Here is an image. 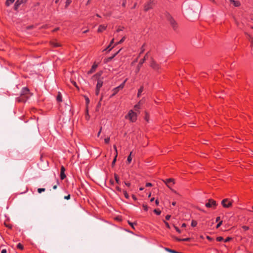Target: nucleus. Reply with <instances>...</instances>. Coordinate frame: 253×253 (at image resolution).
I'll return each instance as SVG.
<instances>
[{"label": "nucleus", "instance_id": "39448f33", "mask_svg": "<svg viewBox=\"0 0 253 253\" xmlns=\"http://www.w3.org/2000/svg\"><path fill=\"white\" fill-rule=\"evenodd\" d=\"M221 205L225 208H229L232 205V202L228 199H224L221 201Z\"/></svg>", "mask_w": 253, "mask_h": 253}, {"label": "nucleus", "instance_id": "1a4fd4ad", "mask_svg": "<svg viewBox=\"0 0 253 253\" xmlns=\"http://www.w3.org/2000/svg\"><path fill=\"white\" fill-rule=\"evenodd\" d=\"M65 169L63 166H62L60 170V178L61 180H63L66 177V175L65 174Z\"/></svg>", "mask_w": 253, "mask_h": 253}, {"label": "nucleus", "instance_id": "412c9836", "mask_svg": "<svg viewBox=\"0 0 253 253\" xmlns=\"http://www.w3.org/2000/svg\"><path fill=\"white\" fill-rule=\"evenodd\" d=\"M145 61V57H144L143 59H142L141 60H140V61H139V63L138 65V70H139V68L141 66V65L144 63V62Z\"/></svg>", "mask_w": 253, "mask_h": 253}, {"label": "nucleus", "instance_id": "7c9ffc66", "mask_svg": "<svg viewBox=\"0 0 253 253\" xmlns=\"http://www.w3.org/2000/svg\"><path fill=\"white\" fill-rule=\"evenodd\" d=\"M17 248L20 250H23V245L20 244V243H18L17 245Z\"/></svg>", "mask_w": 253, "mask_h": 253}, {"label": "nucleus", "instance_id": "e433bc0d", "mask_svg": "<svg viewBox=\"0 0 253 253\" xmlns=\"http://www.w3.org/2000/svg\"><path fill=\"white\" fill-rule=\"evenodd\" d=\"M149 116L148 114L147 113H146L145 116V120H146V121L147 122H149Z\"/></svg>", "mask_w": 253, "mask_h": 253}, {"label": "nucleus", "instance_id": "13d9d810", "mask_svg": "<svg viewBox=\"0 0 253 253\" xmlns=\"http://www.w3.org/2000/svg\"><path fill=\"white\" fill-rule=\"evenodd\" d=\"M165 224H166V227H167L168 228H170L169 225V224L168 223V222L165 221Z\"/></svg>", "mask_w": 253, "mask_h": 253}, {"label": "nucleus", "instance_id": "37998d69", "mask_svg": "<svg viewBox=\"0 0 253 253\" xmlns=\"http://www.w3.org/2000/svg\"><path fill=\"white\" fill-rule=\"evenodd\" d=\"M71 1H66L65 3V8H66L68 5L70 4Z\"/></svg>", "mask_w": 253, "mask_h": 253}, {"label": "nucleus", "instance_id": "a878e982", "mask_svg": "<svg viewBox=\"0 0 253 253\" xmlns=\"http://www.w3.org/2000/svg\"><path fill=\"white\" fill-rule=\"evenodd\" d=\"M124 195L125 197V198L127 199H128L129 198L128 194L127 193L126 191L124 190L123 191Z\"/></svg>", "mask_w": 253, "mask_h": 253}, {"label": "nucleus", "instance_id": "c03bdc74", "mask_svg": "<svg viewBox=\"0 0 253 253\" xmlns=\"http://www.w3.org/2000/svg\"><path fill=\"white\" fill-rule=\"evenodd\" d=\"M104 141H105V143H106V144L109 143V142L110 141V138L109 137L106 138L104 139Z\"/></svg>", "mask_w": 253, "mask_h": 253}, {"label": "nucleus", "instance_id": "e2e57ef3", "mask_svg": "<svg viewBox=\"0 0 253 253\" xmlns=\"http://www.w3.org/2000/svg\"><path fill=\"white\" fill-rule=\"evenodd\" d=\"M7 253V251L6 249H3L1 252V253Z\"/></svg>", "mask_w": 253, "mask_h": 253}, {"label": "nucleus", "instance_id": "f3484780", "mask_svg": "<svg viewBox=\"0 0 253 253\" xmlns=\"http://www.w3.org/2000/svg\"><path fill=\"white\" fill-rule=\"evenodd\" d=\"M143 90H144V87H143V86L142 85L138 90L137 97H140V96H141V93L143 91Z\"/></svg>", "mask_w": 253, "mask_h": 253}, {"label": "nucleus", "instance_id": "2f4dec72", "mask_svg": "<svg viewBox=\"0 0 253 253\" xmlns=\"http://www.w3.org/2000/svg\"><path fill=\"white\" fill-rule=\"evenodd\" d=\"M134 109L135 111H138L139 109H140L139 104H136L134 107Z\"/></svg>", "mask_w": 253, "mask_h": 253}, {"label": "nucleus", "instance_id": "4468645a", "mask_svg": "<svg viewBox=\"0 0 253 253\" xmlns=\"http://www.w3.org/2000/svg\"><path fill=\"white\" fill-rule=\"evenodd\" d=\"M56 100L58 102H61L62 101V96L60 92H58V94L56 97Z\"/></svg>", "mask_w": 253, "mask_h": 253}, {"label": "nucleus", "instance_id": "c9c22d12", "mask_svg": "<svg viewBox=\"0 0 253 253\" xmlns=\"http://www.w3.org/2000/svg\"><path fill=\"white\" fill-rule=\"evenodd\" d=\"M143 208L145 211H148V207L146 205H143L142 206Z\"/></svg>", "mask_w": 253, "mask_h": 253}, {"label": "nucleus", "instance_id": "a211bd4d", "mask_svg": "<svg viewBox=\"0 0 253 253\" xmlns=\"http://www.w3.org/2000/svg\"><path fill=\"white\" fill-rule=\"evenodd\" d=\"M231 3L236 7L239 6L240 5V1H230Z\"/></svg>", "mask_w": 253, "mask_h": 253}, {"label": "nucleus", "instance_id": "5fc2aeb1", "mask_svg": "<svg viewBox=\"0 0 253 253\" xmlns=\"http://www.w3.org/2000/svg\"><path fill=\"white\" fill-rule=\"evenodd\" d=\"M116 189L117 191H118V192H121V188H120L119 186H116Z\"/></svg>", "mask_w": 253, "mask_h": 253}, {"label": "nucleus", "instance_id": "f8f14e48", "mask_svg": "<svg viewBox=\"0 0 253 253\" xmlns=\"http://www.w3.org/2000/svg\"><path fill=\"white\" fill-rule=\"evenodd\" d=\"M23 1H16V2L14 5V8L15 10H17L19 6L22 3Z\"/></svg>", "mask_w": 253, "mask_h": 253}, {"label": "nucleus", "instance_id": "6ab92c4d", "mask_svg": "<svg viewBox=\"0 0 253 253\" xmlns=\"http://www.w3.org/2000/svg\"><path fill=\"white\" fill-rule=\"evenodd\" d=\"M127 79H126L120 85H119L118 86V88H119L120 89H122L123 88H124L125 84H126V82L127 81Z\"/></svg>", "mask_w": 253, "mask_h": 253}, {"label": "nucleus", "instance_id": "393cba45", "mask_svg": "<svg viewBox=\"0 0 253 253\" xmlns=\"http://www.w3.org/2000/svg\"><path fill=\"white\" fill-rule=\"evenodd\" d=\"M114 177H115V179L116 183H118V184H120V181L118 175L115 174L114 175Z\"/></svg>", "mask_w": 253, "mask_h": 253}, {"label": "nucleus", "instance_id": "5701e85b", "mask_svg": "<svg viewBox=\"0 0 253 253\" xmlns=\"http://www.w3.org/2000/svg\"><path fill=\"white\" fill-rule=\"evenodd\" d=\"M125 40H126V37L124 36L122 38V39L119 42H116V44H115V45L122 43V42H123L125 41Z\"/></svg>", "mask_w": 253, "mask_h": 253}, {"label": "nucleus", "instance_id": "2eb2a0df", "mask_svg": "<svg viewBox=\"0 0 253 253\" xmlns=\"http://www.w3.org/2000/svg\"><path fill=\"white\" fill-rule=\"evenodd\" d=\"M106 28V26L104 25H100L98 29V32H102L104 31Z\"/></svg>", "mask_w": 253, "mask_h": 253}, {"label": "nucleus", "instance_id": "338daca9", "mask_svg": "<svg viewBox=\"0 0 253 253\" xmlns=\"http://www.w3.org/2000/svg\"><path fill=\"white\" fill-rule=\"evenodd\" d=\"M186 226V224L185 223H183L182 224L181 227H185Z\"/></svg>", "mask_w": 253, "mask_h": 253}, {"label": "nucleus", "instance_id": "4c0bfd02", "mask_svg": "<svg viewBox=\"0 0 253 253\" xmlns=\"http://www.w3.org/2000/svg\"><path fill=\"white\" fill-rule=\"evenodd\" d=\"M117 156H118V154L117 153L115 155V157H114V158L113 159V161L112 162V165H114L115 163V162H116Z\"/></svg>", "mask_w": 253, "mask_h": 253}, {"label": "nucleus", "instance_id": "79ce46f5", "mask_svg": "<svg viewBox=\"0 0 253 253\" xmlns=\"http://www.w3.org/2000/svg\"><path fill=\"white\" fill-rule=\"evenodd\" d=\"M99 92H100V89L99 88H97L96 87L95 94L96 95H98V94H99Z\"/></svg>", "mask_w": 253, "mask_h": 253}, {"label": "nucleus", "instance_id": "09e8293b", "mask_svg": "<svg viewBox=\"0 0 253 253\" xmlns=\"http://www.w3.org/2000/svg\"><path fill=\"white\" fill-rule=\"evenodd\" d=\"M64 199L66 200H69L70 199V195L69 194L68 195L65 196Z\"/></svg>", "mask_w": 253, "mask_h": 253}, {"label": "nucleus", "instance_id": "bf43d9fd", "mask_svg": "<svg viewBox=\"0 0 253 253\" xmlns=\"http://www.w3.org/2000/svg\"><path fill=\"white\" fill-rule=\"evenodd\" d=\"M149 53V52H148L146 55H145L144 57H145V60L147 59L148 57V54Z\"/></svg>", "mask_w": 253, "mask_h": 253}, {"label": "nucleus", "instance_id": "dca6fc26", "mask_svg": "<svg viewBox=\"0 0 253 253\" xmlns=\"http://www.w3.org/2000/svg\"><path fill=\"white\" fill-rule=\"evenodd\" d=\"M120 90H121V89L119 88H118V86L113 88V89L112 90L113 93L111 95V97H112V96H114L115 95H116L119 91Z\"/></svg>", "mask_w": 253, "mask_h": 253}, {"label": "nucleus", "instance_id": "49530a36", "mask_svg": "<svg viewBox=\"0 0 253 253\" xmlns=\"http://www.w3.org/2000/svg\"><path fill=\"white\" fill-rule=\"evenodd\" d=\"M174 228L178 233H181V230L177 227L174 226Z\"/></svg>", "mask_w": 253, "mask_h": 253}, {"label": "nucleus", "instance_id": "0eeeda50", "mask_svg": "<svg viewBox=\"0 0 253 253\" xmlns=\"http://www.w3.org/2000/svg\"><path fill=\"white\" fill-rule=\"evenodd\" d=\"M150 66L154 70L158 71L160 69V65L157 64L155 61L152 60L150 63Z\"/></svg>", "mask_w": 253, "mask_h": 253}, {"label": "nucleus", "instance_id": "3c124183", "mask_svg": "<svg viewBox=\"0 0 253 253\" xmlns=\"http://www.w3.org/2000/svg\"><path fill=\"white\" fill-rule=\"evenodd\" d=\"M245 230H248L249 229V227L246 226H243L242 227Z\"/></svg>", "mask_w": 253, "mask_h": 253}, {"label": "nucleus", "instance_id": "bb28decb", "mask_svg": "<svg viewBox=\"0 0 253 253\" xmlns=\"http://www.w3.org/2000/svg\"><path fill=\"white\" fill-rule=\"evenodd\" d=\"M111 45L109 44L103 51L108 50V51L109 52L114 47V46L112 47H111Z\"/></svg>", "mask_w": 253, "mask_h": 253}, {"label": "nucleus", "instance_id": "9d476101", "mask_svg": "<svg viewBox=\"0 0 253 253\" xmlns=\"http://www.w3.org/2000/svg\"><path fill=\"white\" fill-rule=\"evenodd\" d=\"M121 49L119 50L117 52H116L115 54H114L112 56L109 57L107 58L106 59H105L106 62H108L111 61L119 53V52L121 51Z\"/></svg>", "mask_w": 253, "mask_h": 253}, {"label": "nucleus", "instance_id": "4d7b16f0", "mask_svg": "<svg viewBox=\"0 0 253 253\" xmlns=\"http://www.w3.org/2000/svg\"><path fill=\"white\" fill-rule=\"evenodd\" d=\"M216 222H219L220 220V216H218L216 218V220H215Z\"/></svg>", "mask_w": 253, "mask_h": 253}, {"label": "nucleus", "instance_id": "9b49d317", "mask_svg": "<svg viewBox=\"0 0 253 253\" xmlns=\"http://www.w3.org/2000/svg\"><path fill=\"white\" fill-rule=\"evenodd\" d=\"M103 83V82L102 80H101V79L98 80L96 87L97 88L100 89V88L102 86Z\"/></svg>", "mask_w": 253, "mask_h": 253}, {"label": "nucleus", "instance_id": "20e7f679", "mask_svg": "<svg viewBox=\"0 0 253 253\" xmlns=\"http://www.w3.org/2000/svg\"><path fill=\"white\" fill-rule=\"evenodd\" d=\"M207 208H211L215 209L217 206V204L215 201L213 199H210L208 200V202L205 204Z\"/></svg>", "mask_w": 253, "mask_h": 253}, {"label": "nucleus", "instance_id": "473e14b6", "mask_svg": "<svg viewBox=\"0 0 253 253\" xmlns=\"http://www.w3.org/2000/svg\"><path fill=\"white\" fill-rule=\"evenodd\" d=\"M250 41H251V48H252V53H253V39L252 38H251Z\"/></svg>", "mask_w": 253, "mask_h": 253}, {"label": "nucleus", "instance_id": "c85d7f7f", "mask_svg": "<svg viewBox=\"0 0 253 253\" xmlns=\"http://www.w3.org/2000/svg\"><path fill=\"white\" fill-rule=\"evenodd\" d=\"M197 225V222L196 221L193 220L191 222V226L192 227H195Z\"/></svg>", "mask_w": 253, "mask_h": 253}, {"label": "nucleus", "instance_id": "6e6d98bb", "mask_svg": "<svg viewBox=\"0 0 253 253\" xmlns=\"http://www.w3.org/2000/svg\"><path fill=\"white\" fill-rule=\"evenodd\" d=\"M170 218V215H167L166 216V219L167 220H169Z\"/></svg>", "mask_w": 253, "mask_h": 253}, {"label": "nucleus", "instance_id": "f03ea898", "mask_svg": "<svg viewBox=\"0 0 253 253\" xmlns=\"http://www.w3.org/2000/svg\"><path fill=\"white\" fill-rule=\"evenodd\" d=\"M29 93V89L27 87H23L22 90L21 96L18 99V101L25 102L28 98L27 94Z\"/></svg>", "mask_w": 253, "mask_h": 253}, {"label": "nucleus", "instance_id": "ea45409f", "mask_svg": "<svg viewBox=\"0 0 253 253\" xmlns=\"http://www.w3.org/2000/svg\"><path fill=\"white\" fill-rule=\"evenodd\" d=\"M144 50H145L144 44H143V46L141 48V51L140 52V54H142L144 51Z\"/></svg>", "mask_w": 253, "mask_h": 253}, {"label": "nucleus", "instance_id": "58836bf2", "mask_svg": "<svg viewBox=\"0 0 253 253\" xmlns=\"http://www.w3.org/2000/svg\"><path fill=\"white\" fill-rule=\"evenodd\" d=\"M128 223L129 225H130L131 226L132 228L134 229V225H136L135 223H132V222H130V221H128Z\"/></svg>", "mask_w": 253, "mask_h": 253}, {"label": "nucleus", "instance_id": "cd10ccee", "mask_svg": "<svg viewBox=\"0 0 253 253\" xmlns=\"http://www.w3.org/2000/svg\"><path fill=\"white\" fill-rule=\"evenodd\" d=\"M14 1H6L5 2V5L7 6H9L11 4H12Z\"/></svg>", "mask_w": 253, "mask_h": 253}, {"label": "nucleus", "instance_id": "603ef678", "mask_svg": "<svg viewBox=\"0 0 253 253\" xmlns=\"http://www.w3.org/2000/svg\"><path fill=\"white\" fill-rule=\"evenodd\" d=\"M59 184V182H58V180L57 181V184L56 185H55L53 186V189H56L57 188V185Z\"/></svg>", "mask_w": 253, "mask_h": 253}, {"label": "nucleus", "instance_id": "f704fd0d", "mask_svg": "<svg viewBox=\"0 0 253 253\" xmlns=\"http://www.w3.org/2000/svg\"><path fill=\"white\" fill-rule=\"evenodd\" d=\"M224 240L223 238L219 236L216 238V241L218 242H221Z\"/></svg>", "mask_w": 253, "mask_h": 253}, {"label": "nucleus", "instance_id": "72a5a7b5", "mask_svg": "<svg viewBox=\"0 0 253 253\" xmlns=\"http://www.w3.org/2000/svg\"><path fill=\"white\" fill-rule=\"evenodd\" d=\"M45 190V188H38V192L39 193H41L42 192H44Z\"/></svg>", "mask_w": 253, "mask_h": 253}, {"label": "nucleus", "instance_id": "8fccbe9b", "mask_svg": "<svg viewBox=\"0 0 253 253\" xmlns=\"http://www.w3.org/2000/svg\"><path fill=\"white\" fill-rule=\"evenodd\" d=\"M231 238H230V237H228V238H227L224 240V242H225V243H226V242H229V241H230V240H231Z\"/></svg>", "mask_w": 253, "mask_h": 253}, {"label": "nucleus", "instance_id": "b1692460", "mask_svg": "<svg viewBox=\"0 0 253 253\" xmlns=\"http://www.w3.org/2000/svg\"><path fill=\"white\" fill-rule=\"evenodd\" d=\"M166 250L171 253H181L169 248H166Z\"/></svg>", "mask_w": 253, "mask_h": 253}, {"label": "nucleus", "instance_id": "a19ab883", "mask_svg": "<svg viewBox=\"0 0 253 253\" xmlns=\"http://www.w3.org/2000/svg\"><path fill=\"white\" fill-rule=\"evenodd\" d=\"M222 224V221H220L217 224L216 228H218Z\"/></svg>", "mask_w": 253, "mask_h": 253}, {"label": "nucleus", "instance_id": "4be33fe9", "mask_svg": "<svg viewBox=\"0 0 253 253\" xmlns=\"http://www.w3.org/2000/svg\"><path fill=\"white\" fill-rule=\"evenodd\" d=\"M132 154V152H131L130 153V154L127 157V162L128 164H130V162H131V160H132V158H131V155Z\"/></svg>", "mask_w": 253, "mask_h": 253}, {"label": "nucleus", "instance_id": "69168bd1", "mask_svg": "<svg viewBox=\"0 0 253 253\" xmlns=\"http://www.w3.org/2000/svg\"><path fill=\"white\" fill-rule=\"evenodd\" d=\"M114 39H113L111 40V41L110 42V44H109L111 45L114 43Z\"/></svg>", "mask_w": 253, "mask_h": 253}, {"label": "nucleus", "instance_id": "423d86ee", "mask_svg": "<svg viewBox=\"0 0 253 253\" xmlns=\"http://www.w3.org/2000/svg\"><path fill=\"white\" fill-rule=\"evenodd\" d=\"M174 180L173 178H168L164 180V182L169 188H170V186L174 184Z\"/></svg>", "mask_w": 253, "mask_h": 253}, {"label": "nucleus", "instance_id": "7ed1b4c3", "mask_svg": "<svg viewBox=\"0 0 253 253\" xmlns=\"http://www.w3.org/2000/svg\"><path fill=\"white\" fill-rule=\"evenodd\" d=\"M126 119L129 120L132 122H135L137 120V114L132 110L129 111L125 117Z\"/></svg>", "mask_w": 253, "mask_h": 253}, {"label": "nucleus", "instance_id": "de8ad7c7", "mask_svg": "<svg viewBox=\"0 0 253 253\" xmlns=\"http://www.w3.org/2000/svg\"><path fill=\"white\" fill-rule=\"evenodd\" d=\"M146 187H150V186H152V184L151 183H150V182H148L145 185Z\"/></svg>", "mask_w": 253, "mask_h": 253}, {"label": "nucleus", "instance_id": "6e6552de", "mask_svg": "<svg viewBox=\"0 0 253 253\" xmlns=\"http://www.w3.org/2000/svg\"><path fill=\"white\" fill-rule=\"evenodd\" d=\"M153 5V1H148L144 5V10L148 11L152 8Z\"/></svg>", "mask_w": 253, "mask_h": 253}, {"label": "nucleus", "instance_id": "864d4df0", "mask_svg": "<svg viewBox=\"0 0 253 253\" xmlns=\"http://www.w3.org/2000/svg\"><path fill=\"white\" fill-rule=\"evenodd\" d=\"M62 1H57V0H56V1H55V3H56V4H58V5H60L62 4V3H62Z\"/></svg>", "mask_w": 253, "mask_h": 253}, {"label": "nucleus", "instance_id": "f257e3e1", "mask_svg": "<svg viewBox=\"0 0 253 253\" xmlns=\"http://www.w3.org/2000/svg\"><path fill=\"white\" fill-rule=\"evenodd\" d=\"M166 17L167 19L169 21L171 26L174 31L177 29L178 25L176 22L173 19L171 16L168 13H166Z\"/></svg>", "mask_w": 253, "mask_h": 253}, {"label": "nucleus", "instance_id": "a18cd8bd", "mask_svg": "<svg viewBox=\"0 0 253 253\" xmlns=\"http://www.w3.org/2000/svg\"><path fill=\"white\" fill-rule=\"evenodd\" d=\"M182 241H189L190 240V238H183L182 239Z\"/></svg>", "mask_w": 253, "mask_h": 253}, {"label": "nucleus", "instance_id": "ddd939ff", "mask_svg": "<svg viewBox=\"0 0 253 253\" xmlns=\"http://www.w3.org/2000/svg\"><path fill=\"white\" fill-rule=\"evenodd\" d=\"M50 44L54 47H59L61 46L60 43L57 42L56 41H51L50 42Z\"/></svg>", "mask_w": 253, "mask_h": 253}, {"label": "nucleus", "instance_id": "052dcab7", "mask_svg": "<svg viewBox=\"0 0 253 253\" xmlns=\"http://www.w3.org/2000/svg\"><path fill=\"white\" fill-rule=\"evenodd\" d=\"M59 30V28H56L54 30H53L52 32H55Z\"/></svg>", "mask_w": 253, "mask_h": 253}, {"label": "nucleus", "instance_id": "774afa93", "mask_svg": "<svg viewBox=\"0 0 253 253\" xmlns=\"http://www.w3.org/2000/svg\"><path fill=\"white\" fill-rule=\"evenodd\" d=\"M155 203H156V205H158L159 203V201L158 200H156L155 201Z\"/></svg>", "mask_w": 253, "mask_h": 253}, {"label": "nucleus", "instance_id": "c756f323", "mask_svg": "<svg viewBox=\"0 0 253 253\" xmlns=\"http://www.w3.org/2000/svg\"><path fill=\"white\" fill-rule=\"evenodd\" d=\"M154 212L157 214V215H160L161 213V211L159 210L155 209L154 210Z\"/></svg>", "mask_w": 253, "mask_h": 253}, {"label": "nucleus", "instance_id": "aec40b11", "mask_svg": "<svg viewBox=\"0 0 253 253\" xmlns=\"http://www.w3.org/2000/svg\"><path fill=\"white\" fill-rule=\"evenodd\" d=\"M96 67H97V65H93L91 67V69L88 72V73L91 74V73H93L95 71Z\"/></svg>", "mask_w": 253, "mask_h": 253}, {"label": "nucleus", "instance_id": "0e129e2a", "mask_svg": "<svg viewBox=\"0 0 253 253\" xmlns=\"http://www.w3.org/2000/svg\"><path fill=\"white\" fill-rule=\"evenodd\" d=\"M125 185L129 187L130 185V183L129 182H125Z\"/></svg>", "mask_w": 253, "mask_h": 253}, {"label": "nucleus", "instance_id": "680f3d73", "mask_svg": "<svg viewBox=\"0 0 253 253\" xmlns=\"http://www.w3.org/2000/svg\"><path fill=\"white\" fill-rule=\"evenodd\" d=\"M113 147L114 148V149L115 150V151H116V154L117 153L118 154V152H117V147L116 145H114L113 146Z\"/></svg>", "mask_w": 253, "mask_h": 253}]
</instances>
